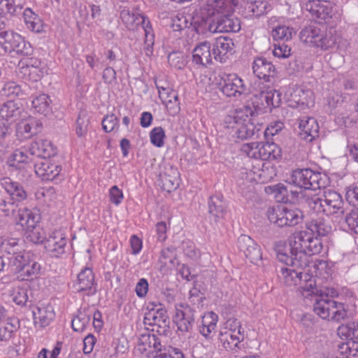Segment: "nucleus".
I'll return each instance as SVG.
<instances>
[{"label":"nucleus","mask_w":358,"mask_h":358,"mask_svg":"<svg viewBox=\"0 0 358 358\" xmlns=\"http://www.w3.org/2000/svg\"><path fill=\"white\" fill-rule=\"evenodd\" d=\"M299 290L305 298L314 297L313 311L322 319L340 322L348 318L347 306L327 297L324 299L322 289L316 285L315 277L305 274L304 284L299 287Z\"/></svg>","instance_id":"nucleus-1"},{"label":"nucleus","mask_w":358,"mask_h":358,"mask_svg":"<svg viewBox=\"0 0 358 358\" xmlns=\"http://www.w3.org/2000/svg\"><path fill=\"white\" fill-rule=\"evenodd\" d=\"M225 8H202L200 19L194 22V28L199 34L210 33L238 32L241 29V22L232 14H224Z\"/></svg>","instance_id":"nucleus-2"},{"label":"nucleus","mask_w":358,"mask_h":358,"mask_svg":"<svg viewBox=\"0 0 358 358\" xmlns=\"http://www.w3.org/2000/svg\"><path fill=\"white\" fill-rule=\"evenodd\" d=\"M310 235L311 232L308 230L295 232L289 238L288 248L279 243L275 248L278 259L283 264H289L297 268L308 266L309 257L306 252Z\"/></svg>","instance_id":"nucleus-3"},{"label":"nucleus","mask_w":358,"mask_h":358,"mask_svg":"<svg viewBox=\"0 0 358 358\" xmlns=\"http://www.w3.org/2000/svg\"><path fill=\"white\" fill-rule=\"evenodd\" d=\"M120 18L124 27L129 31H134L141 24L145 32L144 52L147 56L152 54L155 34L150 20L141 13H136L124 7L120 12Z\"/></svg>","instance_id":"nucleus-4"},{"label":"nucleus","mask_w":358,"mask_h":358,"mask_svg":"<svg viewBox=\"0 0 358 358\" xmlns=\"http://www.w3.org/2000/svg\"><path fill=\"white\" fill-rule=\"evenodd\" d=\"M17 223L26 231L27 238L34 243L45 244L47 237L44 236L43 229L38 224L40 215L32 210L20 209L16 217Z\"/></svg>","instance_id":"nucleus-5"},{"label":"nucleus","mask_w":358,"mask_h":358,"mask_svg":"<svg viewBox=\"0 0 358 358\" xmlns=\"http://www.w3.org/2000/svg\"><path fill=\"white\" fill-rule=\"evenodd\" d=\"M326 176L322 173L310 169H298L293 171L292 182L305 190H317L325 187Z\"/></svg>","instance_id":"nucleus-6"},{"label":"nucleus","mask_w":358,"mask_h":358,"mask_svg":"<svg viewBox=\"0 0 358 358\" xmlns=\"http://www.w3.org/2000/svg\"><path fill=\"white\" fill-rule=\"evenodd\" d=\"M304 215L299 208L278 206L268 210V219L279 227H294L302 222Z\"/></svg>","instance_id":"nucleus-7"},{"label":"nucleus","mask_w":358,"mask_h":358,"mask_svg":"<svg viewBox=\"0 0 358 358\" xmlns=\"http://www.w3.org/2000/svg\"><path fill=\"white\" fill-rule=\"evenodd\" d=\"M218 89L227 97H237L248 94L244 80L236 73H222L217 83Z\"/></svg>","instance_id":"nucleus-8"},{"label":"nucleus","mask_w":358,"mask_h":358,"mask_svg":"<svg viewBox=\"0 0 358 358\" xmlns=\"http://www.w3.org/2000/svg\"><path fill=\"white\" fill-rule=\"evenodd\" d=\"M153 306L150 308L144 316V324L149 326H157V333L160 335H166L167 331H169L170 320L167 314V310L162 308V305L159 303L156 305L151 303Z\"/></svg>","instance_id":"nucleus-9"},{"label":"nucleus","mask_w":358,"mask_h":358,"mask_svg":"<svg viewBox=\"0 0 358 358\" xmlns=\"http://www.w3.org/2000/svg\"><path fill=\"white\" fill-rule=\"evenodd\" d=\"M19 75L24 79L37 82L46 72V65L37 57H27L20 60Z\"/></svg>","instance_id":"nucleus-10"},{"label":"nucleus","mask_w":358,"mask_h":358,"mask_svg":"<svg viewBox=\"0 0 358 358\" xmlns=\"http://www.w3.org/2000/svg\"><path fill=\"white\" fill-rule=\"evenodd\" d=\"M259 109V106H255L253 99H251V100L247 101L244 106L236 109L234 112L224 117L223 122L224 128L229 131L231 130L229 134L232 135L240 126L244 117L243 116H247V114L255 115L257 113Z\"/></svg>","instance_id":"nucleus-11"},{"label":"nucleus","mask_w":358,"mask_h":358,"mask_svg":"<svg viewBox=\"0 0 358 358\" xmlns=\"http://www.w3.org/2000/svg\"><path fill=\"white\" fill-rule=\"evenodd\" d=\"M303 8L319 23H330L334 15L332 3L329 1L308 0Z\"/></svg>","instance_id":"nucleus-12"},{"label":"nucleus","mask_w":358,"mask_h":358,"mask_svg":"<svg viewBox=\"0 0 358 358\" xmlns=\"http://www.w3.org/2000/svg\"><path fill=\"white\" fill-rule=\"evenodd\" d=\"M34 169L36 174L42 180H56V182H58L63 179V176L61 174L62 166L52 162L50 158L35 162Z\"/></svg>","instance_id":"nucleus-13"},{"label":"nucleus","mask_w":358,"mask_h":358,"mask_svg":"<svg viewBox=\"0 0 358 358\" xmlns=\"http://www.w3.org/2000/svg\"><path fill=\"white\" fill-rule=\"evenodd\" d=\"M291 199L294 202L306 204L311 210L317 213L324 214V195L307 192L305 190L289 192Z\"/></svg>","instance_id":"nucleus-14"},{"label":"nucleus","mask_w":358,"mask_h":358,"mask_svg":"<svg viewBox=\"0 0 358 358\" xmlns=\"http://www.w3.org/2000/svg\"><path fill=\"white\" fill-rule=\"evenodd\" d=\"M67 241L62 230H55L46 238L44 248L50 257L59 258L65 254Z\"/></svg>","instance_id":"nucleus-15"},{"label":"nucleus","mask_w":358,"mask_h":358,"mask_svg":"<svg viewBox=\"0 0 358 358\" xmlns=\"http://www.w3.org/2000/svg\"><path fill=\"white\" fill-rule=\"evenodd\" d=\"M238 248L252 264L258 265L262 260L260 246L249 236L242 234L237 241Z\"/></svg>","instance_id":"nucleus-16"},{"label":"nucleus","mask_w":358,"mask_h":358,"mask_svg":"<svg viewBox=\"0 0 358 358\" xmlns=\"http://www.w3.org/2000/svg\"><path fill=\"white\" fill-rule=\"evenodd\" d=\"M174 322L182 334L191 332L194 323V310L187 304L180 303L176 308Z\"/></svg>","instance_id":"nucleus-17"},{"label":"nucleus","mask_w":358,"mask_h":358,"mask_svg":"<svg viewBox=\"0 0 358 358\" xmlns=\"http://www.w3.org/2000/svg\"><path fill=\"white\" fill-rule=\"evenodd\" d=\"M96 285L92 269L85 267L78 274L73 288L76 292H85L86 295L92 296L96 292Z\"/></svg>","instance_id":"nucleus-18"},{"label":"nucleus","mask_w":358,"mask_h":358,"mask_svg":"<svg viewBox=\"0 0 358 358\" xmlns=\"http://www.w3.org/2000/svg\"><path fill=\"white\" fill-rule=\"evenodd\" d=\"M41 129L42 123L34 117H29L17 124L16 136L20 141H23L31 138L41 132Z\"/></svg>","instance_id":"nucleus-19"},{"label":"nucleus","mask_w":358,"mask_h":358,"mask_svg":"<svg viewBox=\"0 0 358 358\" xmlns=\"http://www.w3.org/2000/svg\"><path fill=\"white\" fill-rule=\"evenodd\" d=\"M255 115L247 114V116H243V121H241L240 126L235 131V133L232 134V136L241 140L252 138L255 136L258 137L262 125L255 124L252 118Z\"/></svg>","instance_id":"nucleus-20"},{"label":"nucleus","mask_w":358,"mask_h":358,"mask_svg":"<svg viewBox=\"0 0 358 358\" xmlns=\"http://www.w3.org/2000/svg\"><path fill=\"white\" fill-rule=\"evenodd\" d=\"M192 63L197 68H206L212 64L211 45L209 41L199 43L194 48L192 55Z\"/></svg>","instance_id":"nucleus-21"},{"label":"nucleus","mask_w":358,"mask_h":358,"mask_svg":"<svg viewBox=\"0 0 358 358\" xmlns=\"http://www.w3.org/2000/svg\"><path fill=\"white\" fill-rule=\"evenodd\" d=\"M179 172L176 167L171 165L164 166V170L159 176V185L167 192L176 189L179 185Z\"/></svg>","instance_id":"nucleus-22"},{"label":"nucleus","mask_w":358,"mask_h":358,"mask_svg":"<svg viewBox=\"0 0 358 358\" xmlns=\"http://www.w3.org/2000/svg\"><path fill=\"white\" fill-rule=\"evenodd\" d=\"M324 214L331 215L335 214L343 215L345 213L344 202L341 195L331 189L324 192Z\"/></svg>","instance_id":"nucleus-23"},{"label":"nucleus","mask_w":358,"mask_h":358,"mask_svg":"<svg viewBox=\"0 0 358 358\" xmlns=\"http://www.w3.org/2000/svg\"><path fill=\"white\" fill-rule=\"evenodd\" d=\"M253 73L264 82H270L275 75V68L272 62L263 57L255 58L252 62Z\"/></svg>","instance_id":"nucleus-24"},{"label":"nucleus","mask_w":358,"mask_h":358,"mask_svg":"<svg viewBox=\"0 0 358 358\" xmlns=\"http://www.w3.org/2000/svg\"><path fill=\"white\" fill-rule=\"evenodd\" d=\"M210 219L215 223L221 222L227 214V204L222 195L211 196L208 202Z\"/></svg>","instance_id":"nucleus-25"},{"label":"nucleus","mask_w":358,"mask_h":358,"mask_svg":"<svg viewBox=\"0 0 358 358\" xmlns=\"http://www.w3.org/2000/svg\"><path fill=\"white\" fill-rule=\"evenodd\" d=\"M287 266H282L278 271V276L282 280L285 285L287 286H294L301 282L303 275V282H305V274L302 271L305 268H297L289 264H285ZM304 282L301 285H303Z\"/></svg>","instance_id":"nucleus-26"},{"label":"nucleus","mask_w":358,"mask_h":358,"mask_svg":"<svg viewBox=\"0 0 358 358\" xmlns=\"http://www.w3.org/2000/svg\"><path fill=\"white\" fill-rule=\"evenodd\" d=\"M24 113L22 103L12 100L4 102L0 108V117L9 125L22 118Z\"/></svg>","instance_id":"nucleus-27"},{"label":"nucleus","mask_w":358,"mask_h":358,"mask_svg":"<svg viewBox=\"0 0 358 358\" xmlns=\"http://www.w3.org/2000/svg\"><path fill=\"white\" fill-rule=\"evenodd\" d=\"M34 324L40 327L48 326L55 319V313L50 303H39L33 310Z\"/></svg>","instance_id":"nucleus-28"},{"label":"nucleus","mask_w":358,"mask_h":358,"mask_svg":"<svg viewBox=\"0 0 358 358\" xmlns=\"http://www.w3.org/2000/svg\"><path fill=\"white\" fill-rule=\"evenodd\" d=\"M29 153L31 156H34V159H48L57 154V149L50 141L40 139L31 143L29 145Z\"/></svg>","instance_id":"nucleus-29"},{"label":"nucleus","mask_w":358,"mask_h":358,"mask_svg":"<svg viewBox=\"0 0 358 358\" xmlns=\"http://www.w3.org/2000/svg\"><path fill=\"white\" fill-rule=\"evenodd\" d=\"M164 347L160 338L154 334H143L138 337V349L141 353L156 352L158 355Z\"/></svg>","instance_id":"nucleus-30"},{"label":"nucleus","mask_w":358,"mask_h":358,"mask_svg":"<svg viewBox=\"0 0 358 358\" xmlns=\"http://www.w3.org/2000/svg\"><path fill=\"white\" fill-rule=\"evenodd\" d=\"M299 129V136L303 140L312 142L319 137L320 127L314 117H306L300 120Z\"/></svg>","instance_id":"nucleus-31"},{"label":"nucleus","mask_w":358,"mask_h":358,"mask_svg":"<svg viewBox=\"0 0 358 358\" xmlns=\"http://www.w3.org/2000/svg\"><path fill=\"white\" fill-rule=\"evenodd\" d=\"M1 185L4 188L8 195L17 202L24 201L27 197V192L24 190L23 186L10 178L5 177L1 180Z\"/></svg>","instance_id":"nucleus-32"},{"label":"nucleus","mask_w":358,"mask_h":358,"mask_svg":"<svg viewBox=\"0 0 358 358\" xmlns=\"http://www.w3.org/2000/svg\"><path fill=\"white\" fill-rule=\"evenodd\" d=\"M20 327V320L16 317L8 318L6 322L0 323V343H8L15 337Z\"/></svg>","instance_id":"nucleus-33"},{"label":"nucleus","mask_w":358,"mask_h":358,"mask_svg":"<svg viewBox=\"0 0 358 358\" xmlns=\"http://www.w3.org/2000/svg\"><path fill=\"white\" fill-rule=\"evenodd\" d=\"M233 40L227 36L217 38L213 44V54L217 61L222 62L223 57L228 52L232 53L234 48Z\"/></svg>","instance_id":"nucleus-34"},{"label":"nucleus","mask_w":358,"mask_h":358,"mask_svg":"<svg viewBox=\"0 0 358 358\" xmlns=\"http://www.w3.org/2000/svg\"><path fill=\"white\" fill-rule=\"evenodd\" d=\"M306 227L310 232L320 237L327 236L331 231V226L323 217L311 219L306 222Z\"/></svg>","instance_id":"nucleus-35"},{"label":"nucleus","mask_w":358,"mask_h":358,"mask_svg":"<svg viewBox=\"0 0 358 358\" xmlns=\"http://www.w3.org/2000/svg\"><path fill=\"white\" fill-rule=\"evenodd\" d=\"M42 266L31 256L24 266L22 272L17 275V278L20 281L32 280L38 278L41 274Z\"/></svg>","instance_id":"nucleus-36"},{"label":"nucleus","mask_w":358,"mask_h":358,"mask_svg":"<svg viewBox=\"0 0 358 358\" xmlns=\"http://www.w3.org/2000/svg\"><path fill=\"white\" fill-rule=\"evenodd\" d=\"M258 157L262 160H275L281 157V149L274 143L259 142Z\"/></svg>","instance_id":"nucleus-37"},{"label":"nucleus","mask_w":358,"mask_h":358,"mask_svg":"<svg viewBox=\"0 0 358 358\" xmlns=\"http://www.w3.org/2000/svg\"><path fill=\"white\" fill-rule=\"evenodd\" d=\"M28 89L29 87L26 84L20 85L15 82L9 81L3 84L0 90V93L1 96L8 97L20 96V98L23 99L29 94L27 92Z\"/></svg>","instance_id":"nucleus-38"},{"label":"nucleus","mask_w":358,"mask_h":358,"mask_svg":"<svg viewBox=\"0 0 358 358\" xmlns=\"http://www.w3.org/2000/svg\"><path fill=\"white\" fill-rule=\"evenodd\" d=\"M218 321V316L213 311L203 315L201 324L199 325V332L206 338H211V334L215 331Z\"/></svg>","instance_id":"nucleus-39"},{"label":"nucleus","mask_w":358,"mask_h":358,"mask_svg":"<svg viewBox=\"0 0 358 358\" xmlns=\"http://www.w3.org/2000/svg\"><path fill=\"white\" fill-rule=\"evenodd\" d=\"M31 162L35 163V159L34 156H31L29 153V148L15 150L7 161L9 166L15 167L16 169L20 168V164Z\"/></svg>","instance_id":"nucleus-40"},{"label":"nucleus","mask_w":358,"mask_h":358,"mask_svg":"<svg viewBox=\"0 0 358 358\" xmlns=\"http://www.w3.org/2000/svg\"><path fill=\"white\" fill-rule=\"evenodd\" d=\"M23 17L28 29L36 33H41L43 31V20L31 8H27L23 11Z\"/></svg>","instance_id":"nucleus-41"},{"label":"nucleus","mask_w":358,"mask_h":358,"mask_svg":"<svg viewBox=\"0 0 358 358\" xmlns=\"http://www.w3.org/2000/svg\"><path fill=\"white\" fill-rule=\"evenodd\" d=\"M29 252L18 251L8 258V267L10 268L11 271L20 275L26 262L29 261Z\"/></svg>","instance_id":"nucleus-42"},{"label":"nucleus","mask_w":358,"mask_h":358,"mask_svg":"<svg viewBox=\"0 0 358 358\" xmlns=\"http://www.w3.org/2000/svg\"><path fill=\"white\" fill-rule=\"evenodd\" d=\"M323 31L315 25L304 27L300 32L299 37L301 41L315 46L320 42V36Z\"/></svg>","instance_id":"nucleus-43"},{"label":"nucleus","mask_w":358,"mask_h":358,"mask_svg":"<svg viewBox=\"0 0 358 358\" xmlns=\"http://www.w3.org/2000/svg\"><path fill=\"white\" fill-rule=\"evenodd\" d=\"M19 40L21 36L12 31L0 32V45L6 52L11 53Z\"/></svg>","instance_id":"nucleus-44"},{"label":"nucleus","mask_w":358,"mask_h":358,"mask_svg":"<svg viewBox=\"0 0 358 358\" xmlns=\"http://www.w3.org/2000/svg\"><path fill=\"white\" fill-rule=\"evenodd\" d=\"M218 340L226 350H233L236 348H239L238 344L241 338L230 331H220Z\"/></svg>","instance_id":"nucleus-45"},{"label":"nucleus","mask_w":358,"mask_h":358,"mask_svg":"<svg viewBox=\"0 0 358 358\" xmlns=\"http://www.w3.org/2000/svg\"><path fill=\"white\" fill-rule=\"evenodd\" d=\"M51 100L45 94H40L36 96L31 101L32 108L36 112L47 115L51 110Z\"/></svg>","instance_id":"nucleus-46"},{"label":"nucleus","mask_w":358,"mask_h":358,"mask_svg":"<svg viewBox=\"0 0 358 358\" xmlns=\"http://www.w3.org/2000/svg\"><path fill=\"white\" fill-rule=\"evenodd\" d=\"M338 335L349 339V341H358V323L349 322L342 324L337 329Z\"/></svg>","instance_id":"nucleus-47"},{"label":"nucleus","mask_w":358,"mask_h":358,"mask_svg":"<svg viewBox=\"0 0 358 358\" xmlns=\"http://www.w3.org/2000/svg\"><path fill=\"white\" fill-rule=\"evenodd\" d=\"M22 6L19 0H0V15H15L22 12Z\"/></svg>","instance_id":"nucleus-48"},{"label":"nucleus","mask_w":358,"mask_h":358,"mask_svg":"<svg viewBox=\"0 0 358 358\" xmlns=\"http://www.w3.org/2000/svg\"><path fill=\"white\" fill-rule=\"evenodd\" d=\"M157 87L158 90L159 97L166 107H169V104L173 103L177 108H179L180 103L178 102V96L177 92L171 89L159 87L158 85H157Z\"/></svg>","instance_id":"nucleus-49"},{"label":"nucleus","mask_w":358,"mask_h":358,"mask_svg":"<svg viewBox=\"0 0 358 358\" xmlns=\"http://www.w3.org/2000/svg\"><path fill=\"white\" fill-rule=\"evenodd\" d=\"M293 34H296L293 28L285 25L278 26L271 33L273 39L278 43H285L291 40Z\"/></svg>","instance_id":"nucleus-50"},{"label":"nucleus","mask_w":358,"mask_h":358,"mask_svg":"<svg viewBox=\"0 0 358 358\" xmlns=\"http://www.w3.org/2000/svg\"><path fill=\"white\" fill-rule=\"evenodd\" d=\"M18 251L20 246L17 239L0 237V253L13 255Z\"/></svg>","instance_id":"nucleus-51"},{"label":"nucleus","mask_w":358,"mask_h":358,"mask_svg":"<svg viewBox=\"0 0 358 358\" xmlns=\"http://www.w3.org/2000/svg\"><path fill=\"white\" fill-rule=\"evenodd\" d=\"M268 2L262 0H255L249 2L245 6V10L252 16L259 17L267 12Z\"/></svg>","instance_id":"nucleus-52"},{"label":"nucleus","mask_w":358,"mask_h":358,"mask_svg":"<svg viewBox=\"0 0 358 358\" xmlns=\"http://www.w3.org/2000/svg\"><path fill=\"white\" fill-rule=\"evenodd\" d=\"M17 201H15L12 196L0 194V210L5 213L6 216L13 214L17 207Z\"/></svg>","instance_id":"nucleus-53"},{"label":"nucleus","mask_w":358,"mask_h":358,"mask_svg":"<svg viewBox=\"0 0 358 358\" xmlns=\"http://www.w3.org/2000/svg\"><path fill=\"white\" fill-rule=\"evenodd\" d=\"M336 36L331 31H322L320 36V42L317 43L316 47L320 48L322 50H327L334 49L336 47Z\"/></svg>","instance_id":"nucleus-54"},{"label":"nucleus","mask_w":358,"mask_h":358,"mask_svg":"<svg viewBox=\"0 0 358 358\" xmlns=\"http://www.w3.org/2000/svg\"><path fill=\"white\" fill-rule=\"evenodd\" d=\"M90 315L85 312H80L71 321V327L73 331L82 332L90 322Z\"/></svg>","instance_id":"nucleus-55"},{"label":"nucleus","mask_w":358,"mask_h":358,"mask_svg":"<svg viewBox=\"0 0 358 358\" xmlns=\"http://www.w3.org/2000/svg\"><path fill=\"white\" fill-rule=\"evenodd\" d=\"M176 250L173 248H164L160 252L159 262L164 266H175Z\"/></svg>","instance_id":"nucleus-56"},{"label":"nucleus","mask_w":358,"mask_h":358,"mask_svg":"<svg viewBox=\"0 0 358 358\" xmlns=\"http://www.w3.org/2000/svg\"><path fill=\"white\" fill-rule=\"evenodd\" d=\"M13 301L18 306H24L27 303L29 306H31V301H29L28 290L27 289L17 287L15 288L12 294Z\"/></svg>","instance_id":"nucleus-57"},{"label":"nucleus","mask_w":358,"mask_h":358,"mask_svg":"<svg viewBox=\"0 0 358 358\" xmlns=\"http://www.w3.org/2000/svg\"><path fill=\"white\" fill-rule=\"evenodd\" d=\"M311 238L309 239L306 255L309 257L311 255L320 254L323 248V243L321 237L317 236L313 233L310 235Z\"/></svg>","instance_id":"nucleus-58"},{"label":"nucleus","mask_w":358,"mask_h":358,"mask_svg":"<svg viewBox=\"0 0 358 358\" xmlns=\"http://www.w3.org/2000/svg\"><path fill=\"white\" fill-rule=\"evenodd\" d=\"M150 142L154 145L161 148L164 145V138L166 136L162 127H158L153 128L150 133Z\"/></svg>","instance_id":"nucleus-59"},{"label":"nucleus","mask_w":358,"mask_h":358,"mask_svg":"<svg viewBox=\"0 0 358 358\" xmlns=\"http://www.w3.org/2000/svg\"><path fill=\"white\" fill-rule=\"evenodd\" d=\"M156 358H185L182 351L171 346L164 347Z\"/></svg>","instance_id":"nucleus-60"},{"label":"nucleus","mask_w":358,"mask_h":358,"mask_svg":"<svg viewBox=\"0 0 358 358\" xmlns=\"http://www.w3.org/2000/svg\"><path fill=\"white\" fill-rule=\"evenodd\" d=\"M89 122L85 113H79L76 126V133L78 137L84 136L87 134Z\"/></svg>","instance_id":"nucleus-61"},{"label":"nucleus","mask_w":358,"mask_h":358,"mask_svg":"<svg viewBox=\"0 0 358 358\" xmlns=\"http://www.w3.org/2000/svg\"><path fill=\"white\" fill-rule=\"evenodd\" d=\"M276 176L275 168L270 164L262 163V168L259 170V177L262 182H267Z\"/></svg>","instance_id":"nucleus-62"},{"label":"nucleus","mask_w":358,"mask_h":358,"mask_svg":"<svg viewBox=\"0 0 358 358\" xmlns=\"http://www.w3.org/2000/svg\"><path fill=\"white\" fill-rule=\"evenodd\" d=\"M13 52H15L17 54L23 56H29L32 55L34 52V48L29 42L26 41L21 36V41L20 40H19L17 42L16 46Z\"/></svg>","instance_id":"nucleus-63"},{"label":"nucleus","mask_w":358,"mask_h":358,"mask_svg":"<svg viewBox=\"0 0 358 358\" xmlns=\"http://www.w3.org/2000/svg\"><path fill=\"white\" fill-rule=\"evenodd\" d=\"M102 127L103 130L108 133L113 131L115 129H117L119 127V119L112 113L110 115H106L102 120Z\"/></svg>","instance_id":"nucleus-64"}]
</instances>
